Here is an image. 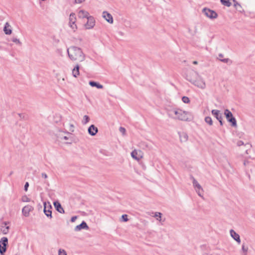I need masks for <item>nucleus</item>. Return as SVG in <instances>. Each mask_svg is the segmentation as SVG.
I'll return each instance as SVG.
<instances>
[{
	"label": "nucleus",
	"mask_w": 255,
	"mask_h": 255,
	"mask_svg": "<svg viewBox=\"0 0 255 255\" xmlns=\"http://www.w3.org/2000/svg\"><path fill=\"white\" fill-rule=\"evenodd\" d=\"M69 58L72 61L78 62L84 61L85 59V55L82 50L76 46H71L67 49Z\"/></svg>",
	"instance_id": "obj_1"
},
{
	"label": "nucleus",
	"mask_w": 255,
	"mask_h": 255,
	"mask_svg": "<svg viewBox=\"0 0 255 255\" xmlns=\"http://www.w3.org/2000/svg\"><path fill=\"white\" fill-rule=\"evenodd\" d=\"M169 117L181 121H187L188 119L187 112L180 109H172L168 111Z\"/></svg>",
	"instance_id": "obj_2"
},
{
	"label": "nucleus",
	"mask_w": 255,
	"mask_h": 255,
	"mask_svg": "<svg viewBox=\"0 0 255 255\" xmlns=\"http://www.w3.org/2000/svg\"><path fill=\"white\" fill-rule=\"evenodd\" d=\"M224 114L226 116L227 121L231 123L232 126L234 127H237V121L235 117H234L232 113L229 110H225Z\"/></svg>",
	"instance_id": "obj_3"
},
{
	"label": "nucleus",
	"mask_w": 255,
	"mask_h": 255,
	"mask_svg": "<svg viewBox=\"0 0 255 255\" xmlns=\"http://www.w3.org/2000/svg\"><path fill=\"white\" fill-rule=\"evenodd\" d=\"M192 179V183L197 193L200 197H203V189L198 181L193 177L191 176Z\"/></svg>",
	"instance_id": "obj_4"
},
{
	"label": "nucleus",
	"mask_w": 255,
	"mask_h": 255,
	"mask_svg": "<svg viewBox=\"0 0 255 255\" xmlns=\"http://www.w3.org/2000/svg\"><path fill=\"white\" fill-rule=\"evenodd\" d=\"M44 205V209L43 212L45 214V215L47 217L51 219L52 218V206L50 204V203L49 202H44L43 203Z\"/></svg>",
	"instance_id": "obj_5"
},
{
	"label": "nucleus",
	"mask_w": 255,
	"mask_h": 255,
	"mask_svg": "<svg viewBox=\"0 0 255 255\" xmlns=\"http://www.w3.org/2000/svg\"><path fill=\"white\" fill-rule=\"evenodd\" d=\"M76 15L74 13H71L70 14L69 18V26L71 28L73 31H75L77 28V25L76 24Z\"/></svg>",
	"instance_id": "obj_6"
},
{
	"label": "nucleus",
	"mask_w": 255,
	"mask_h": 255,
	"mask_svg": "<svg viewBox=\"0 0 255 255\" xmlns=\"http://www.w3.org/2000/svg\"><path fill=\"white\" fill-rule=\"evenodd\" d=\"M8 239L6 237H2L0 240V254H4L6 250Z\"/></svg>",
	"instance_id": "obj_7"
},
{
	"label": "nucleus",
	"mask_w": 255,
	"mask_h": 255,
	"mask_svg": "<svg viewBox=\"0 0 255 255\" xmlns=\"http://www.w3.org/2000/svg\"><path fill=\"white\" fill-rule=\"evenodd\" d=\"M202 12L207 17L210 18H215L218 15L215 11L207 8H203Z\"/></svg>",
	"instance_id": "obj_8"
},
{
	"label": "nucleus",
	"mask_w": 255,
	"mask_h": 255,
	"mask_svg": "<svg viewBox=\"0 0 255 255\" xmlns=\"http://www.w3.org/2000/svg\"><path fill=\"white\" fill-rule=\"evenodd\" d=\"M95 25V21L93 17L90 16L87 18V22L85 24L86 29H91L94 27Z\"/></svg>",
	"instance_id": "obj_9"
},
{
	"label": "nucleus",
	"mask_w": 255,
	"mask_h": 255,
	"mask_svg": "<svg viewBox=\"0 0 255 255\" xmlns=\"http://www.w3.org/2000/svg\"><path fill=\"white\" fill-rule=\"evenodd\" d=\"M33 210V208L31 205H26L25 206L22 210V214L25 217H28L29 215V213L32 211Z\"/></svg>",
	"instance_id": "obj_10"
},
{
	"label": "nucleus",
	"mask_w": 255,
	"mask_h": 255,
	"mask_svg": "<svg viewBox=\"0 0 255 255\" xmlns=\"http://www.w3.org/2000/svg\"><path fill=\"white\" fill-rule=\"evenodd\" d=\"M102 16L103 18L109 23H113V18L112 15L107 11H104Z\"/></svg>",
	"instance_id": "obj_11"
},
{
	"label": "nucleus",
	"mask_w": 255,
	"mask_h": 255,
	"mask_svg": "<svg viewBox=\"0 0 255 255\" xmlns=\"http://www.w3.org/2000/svg\"><path fill=\"white\" fill-rule=\"evenodd\" d=\"M190 82L193 85L199 88L204 89L205 88L206 84L204 81H190Z\"/></svg>",
	"instance_id": "obj_12"
},
{
	"label": "nucleus",
	"mask_w": 255,
	"mask_h": 255,
	"mask_svg": "<svg viewBox=\"0 0 255 255\" xmlns=\"http://www.w3.org/2000/svg\"><path fill=\"white\" fill-rule=\"evenodd\" d=\"M89 227L87 223L85 221H83L80 225H77L75 227L74 230L76 232L80 231L82 229L88 230Z\"/></svg>",
	"instance_id": "obj_13"
},
{
	"label": "nucleus",
	"mask_w": 255,
	"mask_h": 255,
	"mask_svg": "<svg viewBox=\"0 0 255 255\" xmlns=\"http://www.w3.org/2000/svg\"><path fill=\"white\" fill-rule=\"evenodd\" d=\"M88 131L89 134L92 136H94L98 132V129L94 125H92L89 127Z\"/></svg>",
	"instance_id": "obj_14"
},
{
	"label": "nucleus",
	"mask_w": 255,
	"mask_h": 255,
	"mask_svg": "<svg viewBox=\"0 0 255 255\" xmlns=\"http://www.w3.org/2000/svg\"><path fill=\"white\" fill-rule=\"evenodd\" d=\"M230 233L231 236L236 241H237L239 244H240L241 243V239L240 236L238 234H237L234 230L233 229H231L230 231Z\"/></svg>",
	"instance_id": "obj_15"
},
{
	"label": "nucleus",
	"mask_w": 255,
	"mask_h": 255,
	"mask_svg": "<svg viewBox=\"0 0 255 255\" xmlns=\"http://www.w3.org/2000/svg\"><path fill=\"white\" fill-rule=\"evenodd\" d=\"M54 206L56 209V210L60 213H64V210L63 209V207H62L61 204L58 202L55 201L54 202Z\"/></svg>",
	"instance_id": "obj_16"
},
{
	"label": "nucleus",
	"mask_w": 255,
	"mask_h": 255,
	"mask_svg": "<svg viewBox=\"0 0 255 255\" xmlns=\"http://www.w3.org/2000/svg\"><path fill=\"white\" fill-rule=\"evenodd\" d=\"M89 13L84 10H80L78 13V16L80 18H88L89 17Z\"/></svg>",
	"instance_id": "obj_17"
},
{
	"label": "nucleus",
	"mask_w": 255,
	"mask_h": 255,
	"mask_svg": "<svg viewBox=\"0 0 255 255\" xmlns=\"http://www.w3.org/2000/svg\"><path fill=\"white\" fill-rule=\"evenodd\" d=\"M3 31L5 34L9 35L11 33L12 30L11 29V26L8 22H6L3 28Z\"/></svg>",
	"instance_id": "obj_18"
},
{
	"label": "nucleus",
	"mask_w": 255,
	"mask_h": 255,
	"mask_svg": "<svg viewBox=\"0 0 255 255\" xmlns=\"http://www.w3.org/2000/svg\"><path fill=\"white\" fill-rule=\"evenodd\" d=\"M212 114L217 120H222V116L220 111L217 110H213L212 111Z\"/></svg>",
	"instance_id": "obj_19"
},
{
	"label": "nucleus",
	"mask_w": 255,
	"mask_h": 255,
	"mask_svg": "<svg viewBox=\"0 0 255 255\" xmlns=\"http://www.w3.org/2000/svg\"><path fill=\"white\" fill-rule=\"evenodd\" d=\"M180 139L181 142H186L188 140V136L186 132H179Z\"/></svg>",
	"instance_id": "obj_20"
},
{
	"label": "nucleus",
	"mask_w": 255,
	"mask_h": 255,
	"mask_svg": "<svg viewBox=\"0 0 255 255\" xmlns=\"http://www.w3.org/2000/svg\"><path fill=\"white\" fill-rule=\"evenodd\" d=\"M223 57V55L222 54H219V59L220 61H221L224 63H228L229 65H231L232 63V60H230V59L224 58Z\"/></svg>",
	"instance_id": "obj_21"
},
{
	"label": "nucleus",
	"mask_w": 255,
	"mask_h": 255,
	"mask_svg": "<svg viewBox=\"0 0 255 255\" xmlns=\"http://www.w3.org/2000/svg\"><path fill=\"white\" fill-rule=\"evenodd\" d=\"M162 214L160 212H155L154 213V215L153 217L156 218V220L159 221L161 223V224H163V223L165 222V219H162Z\"/></svg>",
	"instance_id": "obj_22"
},
{
	"label": "nucleus",
	"mask_w": 255,
	"mask_h": 255,
	"mask_svg": "<svg viewBox=\"0 0 255 255\" xmlns=\"http://www.w3.org/2000/svg\"><path fill=\"white\" fill-rule=\"evenodd\" d=\"M131 156L133 158L137 160H139L141 158V156L138 155L137 151L136 150H134L131 152Z\"/></svg>",
	"instance_id": "obj_23"
},
{
	"label": "nucleus",
	"mask_w": 255,
	"mask_h": 255,
	"mask_svg": "<svg viewBox=\"0 0 255 255\" xmlns=\"http://www.w3.org/2000/svg\"><path fill=\"white\" fill-rule=\"evenodd\" d=\"M89 84L92 87H96L98 89H102L103 87L102 85L94 81H90Z\"/></svg>",
	"instance_id": "obj_24"
},
{
	"label": "nucleus",
	"mask_w": 255,
	"mask_h": 255,
	"mask_svg": "<svg viewBox=\"0 0 255 255\" xmlns=\"http://www.w3.org/2000/svg\"><path fill=\"white\" fill-rule=\"evenodd\" d=\"M79 66L77 65L73 70L72 74L74 77H76L79 75Z\"/></svg>",
	"instance_id": "obj_25"
},
{
	"label": "nucleus",
	"mask_w": 255,
	"mask_h": 255,
	"mask_svg": "<svg viewBox=\"0 0 255 255\" xmlns=\"http://www.w3.org/2000/svg\"><path fill=\"white\" fill-rule=\"evenodd\" d=\"M222 4L225 6L229 7L231 5L232 3L230 1V0H220Z\"/></svg>",
	"instance_id": "obj_26"
},
{
	"label": "nucleus",
	"mask_w": 255,
	"mask_h": 255,
	"mask_svg": "<svg viewBox=\"0 0 255 255\" xmlns=\"http://www.w3.org/2000/svg\"><path fill=\"white\" fill-rule=\"evenodd\" d=\"M89 121L90 118L89 117V116L85 115L83 117V120H82V123L83 125H86L89 122Z\"/></svg>",
	"instance_id": "obj_27"
},
{
	"label": "nucleus",
	"mask_w": 255,
	"mask_h": 255,
	"mask_svg": "<svg viewBox=\"0 0 255 255\" xmlns=\"http://www.w3.org/2000/svg\"><path fill=\"white\" fill-rule=\"evenodd\" d=\"M205 122L209 124L210 126H212L213 125V121L211 117H206L205 118Z\"/></svg>",
	"instance_id": "obj_28"
},
{
	"label": "nucleus",
	"mask_w": 255,
	"mask_h": 255,
	"mask_svg": "<svg viewBox=\"0 0 255 255\" xmlns=\"http://www.w3.org/2000/svg\"><path fill=\"white\" fill-rule=\"evenodd\" d=\"M12 41L15 43V44L18 45H21V42L19 40V39L16 38H12Z\"/></svg>",
	"instance_id": "obj_29"
},
{
	"label": "nucleus",
	"mask_w": 255,
	"mask_h": 255,
	"mask_svg": "<svg viewBox=\"0 0 255 255\" xmlns=\"http://www.w3.org/2000/svg\"><path fill=\"white\" fill-rule=\"evenodd\" d=\"M58 255H67L66 252L62 249H60L58 250Z\"/></svg>",
	"instance_id": "obj_30"
},
{
	"label": "nucleus",
	"mask_w": 255,
	"mask_h": 255,
	"mask_svg": "<svg viewBox=\"0 0 255 255\" xmlns=\"http://www.w3.org/2000/svg\"><path fill=\"white\" fill-rule=\"evenodd\" d=\"M182 100L184 103L187 104L190 102V100H189V98H188L187 97H186V96L183 97L182 98Z\"/></svg>",
	"instance_id": "obj_31"
},
{
	"label": "nucleus",
	"mask_w": 255,
	"mask_h": 255,
	"mask_svg": "<svg viewBox=\"0 0 255 255\" xmlns=\"http://www.w3.org/2000/svg\"><path fill=\"white\" fill-rule=\"evenodd\" d=\"M242 251L245 253H247L248 250V248L247 246H245V245L244 244H243L242 245Z\"/></svg>",
	"instance_id": "obj_32"
},
{
	"label": "nucleus",
	"mask_w": 255,
	"mask_h": 255,
	"mask_svg": "<svg viewBox=\"0 0 255 255\" xmlns=\"http://www.w3.org/2000/svg\"><path fill=\"white\" fill-rule=\"evenodd\" d=\"M122 221L127 222L128 220V215L126 214L123 215L122 216Z\"/></svg>",
	"instance_id": "obj_33"
},
{
	"label": "nucleus",
	"mask_w": 255,
	"mask_h": 255,
	"mask_svg": "<svg viewBox=\"0 0 255 255\" xmlns=\"http://www.w3.org/2000/svg\"><path fill=\"white\" fill-rule=\"evenodd\" d=\"M22 202H29L30 201V199L27 197L26 196H24L22 197Z\"/></svg>",
	"instance_id": "obj_34"
},
{
	"label": "nucleus",
	"mask_w": 255,
	"mask_h": 255,
	"mask_svg": "<svg viewBox=\"0 0 255 255\" xmlns=\"http://www.w3.org/2000/svg\"><path fill=\"white\" fill-rule=\"evenodd\" d=\"M69 130L71 131V132H73L74 130V126L73 124H70L69 125Z\"/></svg>",
	"instance_id": "obj_35"
},
{
	"label": "nucleus",
	"mask_w": 255,
	"mask_h": 255,
	"mask_svg": "<svg viewBox=\"0 0 255 255\" xmlns=\"http://www.w3.org/2000/svg\"><path fill=\"white\" fill-rule=\"evenodd\" d=\"M119 130L121 132H122L123 134H124L126 132V129L123 127H120L119 128Z\"/></svg>",
	"instance_id": "obj_36"
},
{
	"label": "nucleus",
	"mask_w": 255,
	"mask_h": 255,
	"mask_svg": "<svg viewBox=\"0 0 255 255\" xmlns=\"http://www.w3.org/2000/svg\"><path fill=\"white\" fill-rule=\"evenodd\" d=\"M29 187V183L28 182H26L25 185H24V190L25 191H27V189H28V187Z\"/></svg>",
	"instance_id": "obj_37"
},
{
	"label": "nucleus",
	"mask_w": 255,
	"mask_h": 255,
	"mask_svg": "<svg viewBox=\"0 0 255 255\" xmlns=\"http://www.w3.org/2000/svg\"><path fill=\"white\" fill-rule=\"evenodd\" d=\"M243 144H244V142H243V141H242V140H239V141H238V142H237V145H238V146H241V145H243Z\"/></svg>",
	"instance_id": "obj_38"
},
{
	"label": "nucleus",
	"mask_w": 255,
	"mask_h": 255,
	"mask_svg": "<svg viewBox=\"0 0 255 255\" xmlns=\"http://www.w3.org/2000/svg\"><path fill=\"white\" fill-rule=\"evenodd\" d=\"M77 216H73L71 218V221L72 222H74L75 221V220L77 219Z\"/></svg>",
	"instance_id": "obj_39"
},
{
	"label": "nucleus",
	"mask_w": 255,
	"mask_h": 255,
	"mask_svg": "<svg viewBox=\"0 0 255 255\" xmlns=\"http://www.w3.org/2000/svg\"><path fill=\"white\" fill-rule=\"evenodd\" d=\"M41 176H42V177H43V178H44L45 179L47 178V177H48L47 175L45 173H41Z\"/></svg>",
	"instance_id": "obj_40"
},
{
	"label": "nucleus",
	"mask_w": 255,
	"mask_h": 255,
	"mask_svg": "<svg viewBox=\"0 0 255 255\" xmlns=\"http://www.w3.org/2000/svg\"><path fill=\"white\" fill-rule=\"evenodd\" d=\"M85 0H75V1L76 3H82L83 1H84Z\"/></svg>",
	"instance_id": "obj_41"
},
{
	"label": "nucleus",
	"mask_w": 255,
	"mask_h": 255,
	"mask_svg": "<svg viewBox=\"0 0 255 255\" xmlns=\"http://www.w3.org/2000/svg\"><path fill=\"white\" fill-rule=\"evenodd\" d=\"M18 116H19V118H20L21 119H25V116L22 114H19Z\"/></svg>",
	"instance_id": "obj_42"
},
{
	"label": "nucleus",
	"mask_w": 255,
	"mask_h": 255,
	"mask_svg": "<svg viewBox=\"0 0 255 255\" xmlns=\"http://www.w3.org/2000/svg\"><path fill=\"white\" fill-rule=\"evenodd\" d=\"M249 163V161H248V160H245L244 162V165L245 166H246L247 165H248Z\"/></svg>",
	"instance_id": "obj_43"
},
{
	"label": "nucleus",
	"mask_w": 255,
	"mask_h": 255,
	"mask_svg": "<svg viewBox=\"0 0 255 255\" xmlns=\"http://www.w3.org/2000/svg\"><path fill=\"white\" fill-rule=\"evenodd\" d=\"M61 139H64V140H67L68 139V137L66 136H64L63 137H61Z\"/></svg>",
	"instance_id": "obj_44"
},
{
	"label": "nucleus",
	"mask_w": 255,
	"mask_h": 255,
	"mask_svg": "<svg viewBox=\"0 0 255 255\" xmlns=\"http://www.w3.org/2000/svg\"><path fill=\"white\" fill-rule=\"evenodd\" d=\"M8 229H9V227H8V226H7V227H6V231H5V230H4V231H3V233H4V234H6V232L8 231Z\"/></svg>",
	"instance_id": "obj_45"
},
{
	"label": "nucleus",
	"mask_w": 255,
	"mask_h": 255,
	"mask_svg": "<svg viewBox=\"0 0 255 255\" xmlns=\"http://www.w3.org/2000/svg\"><path fill=\"white\" fill-rule=\"evenodd\" d=\"M218 121H219V123H220V125H221V126H222V125H223L222 119V120H218Z\"/></svg>",
	"instance_id": "obj_46"
},
{
	"label": "nucleus",
	"mask_w": 255,
	"mask_h": 255,
	"mask_svg": "<svg viewBox=\"0 0 255 255\" xmlns=\"http://www.w3.org/2000/svg\"><path fill=\"white\" fill-rule=\"evenodd\" d=\"M193 63L194 64H195V65H196V64H197L198 62H197V61H193Z\"/></svg>",
	"instance_id": "obj_47"
},
{
	"label": "nucleus",
	"mask_w": 255,
	"mask_h": 255,
	"mask_svg": "<svg viewBox=\"0 0 255 255\" xmlns=\"http://www.w3.org/2000/svg\"><path fill=\"white\" fill-rule=\"evenodd\" d=\"M239 5V3H237V4H235V6H236V5Z\"/></svg>",
	"instance_id": "obj_48"
},
{
	"label": "nucleus",
	"mask_w": 255,
	"mask_h": 255,
	"mask_svg": "<svg viewBox=\"0 0 255 255\" xmlns=\"http://www.w3.org/2000/svg\"><path fill=\"white\" fill-rule=\"evenodd\" d=\"M239 5V3H237V4H235V6H236V5Z\"/></svg>",
	"instance_id": "obj_49"
},
{
	"label": "nucleus",
	"mask_w": 255,
	"mask_h": 255,
	"mask_svg": "<svg viewBox=\"0 0 255 255\" xmlns=\"http://www.w3.org/2000/svg\"><path fill=\"white\" fill-rule=\"evenodd\" d=\"M239 5V3H237V4H235V6H236V5Z\"/></svg>",
	"instance_id": "obj_50"
},
{
	"label": "nucleus",
	"mask_w": 255,
	"mask_h": 255,
	"mask_svg": "<svg viewBox=\"0 0 255 255\" xmlns=\"http://www.w3.org/2000/svg\"><path fill=\"white\" fill-rule=\"evenodd\" d=\"M0 255H3V254H0Z\"/></svg>",
	"instance_id": "obj_51"
}]
</instances>
